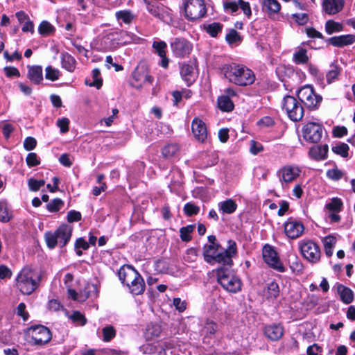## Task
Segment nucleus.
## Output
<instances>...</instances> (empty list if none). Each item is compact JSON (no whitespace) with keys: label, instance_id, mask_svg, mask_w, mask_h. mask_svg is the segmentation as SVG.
Listing matches in <instances>:
<instances>
[{"label":"nucleus","instance_id":"nucleus-1","mask_svg":"<svg viewBox=\"0 0 355 355\" xmlns=\"http://www.w3.org/2000/svg\"><path fill=\"white\" fill-rule=\"evenodd\" d=\"M227 245V248L223 250H220V244L205 245L203 251L205 261L210 264L218 263L224 266H232V258L237 254V245L233 240H229Z\"/></svg>","mask_w":355,"mask_h":355},{"label":"nucleus","instance_id":"nucleus-2","mask_svg":"<svg viewBox=\"0 0 355 355\" xmlns=\"http://www.w3.org/2000/svg\"><path fill=\"white\" fill-rule=\"evenodd\" d=\"M220 72L231 83L245 87L254 83V72L243 64L236 63L225 64L220 67Z\"/></svg>","mask_w":355,"mask_h":355},{"label":"nucleus","instance_id":"nucleus-3","mask_svg":"<svg viewBox=\"0 0 355 355\" xmlns=\"http://www.w3.org/2000/svg\"><path fill=\"white\" fill-rule=\"evenodd\" d=\"M16 286L23 294L31 295L39 286L41 275L28 266L24 267L18 273Z\"/></svg>","mask_w":355,"mask_h":355},{"label":"nucleus","instance_id":"nucleus-4","mask_svg":"<svg viewBox=\"0 0 355 355\" xmlns=\"http://www.w3.org/2000/svg\"><path fill=\"white\" fill-rule=\"evenodd\" d=\"M118 275L121 282L127 286L133 295L142 294L145 291V282L141 275L130 266L121 267Z\"/></svg>","mask_w":355,"mask_h":355},{"label":"nucleus","instance_id":"nucleus-5","mask_svg":"<svg viewBox=\"0 0 355 355\" xmlns=\"http://www.w3.org/2000/svg\"><path fill=\"white\" fill-rule=\"evenodd\" d=\"M218 284L227 291L237 293L241 289V281L232 270L219 268L216 270Z\"/></svg>","mask_w":355,"mask_h":355},{"label":"nucleus","instance_id":"nucleus-6","mask_svg":"<svg viewBox=\"0 0 355 355\" xmlns=\"http://www.w3.org/2000/svg\"><path fill=\"white\" fill-rule=\"evenodd\" d=\"M185 17L191 21L198 20L205 16L207 6L205 0H185L184 3Z\"/></svg>","mask_w":355,"mask_h":355},{"label":"nucleus","instance_id":"nucleus-7","mask_svg":"<svg viewBox=\"0 0 355 355\" xmlns=\"http://www.w3.org/2000/svg\"><path fill=\"white\" fill-rule=\"evenodd\" d=\"M282 107L291 120L299 121L302 119L304 109L301 103L295 97L289 95L286 96L282 100Z\"/></svg>","mask_w":355,"mask_h":355},{"label":"nucleus","instance_id":"nucleus-8","mask_svg":"<svg viewBox=\"0 0 355 355\" xmlns=\"http://www.w3.org/2000/svg\"><path fill=\"white\" fill-rule=\"evenodd\" d=\"M27 333L31 338V342L34 345L42 346L49 343L52 334L49 328L44 325H35L27 329Z\"/></svg>","mask_w":355,"mask_h":355},{"label":"nucleus","instance_id":"nucleus-9","mask_svg":"<svg viewBox=\"0 0 355 355\" xmlns=\"http://www.w3.org/2000/svg\"><path fill=\"white\" fill-rule=\"evenodd\" d=\"M297 97L305 106L311 110L316 109L322 100V96L315 94L311 85H306L299 89Z\"/></svg>","mask_w":355,"mask_h":355},{"label":"nucleus","instance_id":"nucleus-10","mask_svg":"<svg viewBox=\"0 0 355 355\" xmlns=\"http://www.w3.org/2000/svg\"><path fill=\"white\" fill-rule=\"evenodd\" d=\"M146 3L148 11L154 17L158 18L166 24L173 21L171 10L161 3L155 0H144Z\"/></svg>","mask_w":355,"mask_h":355},{"label":"nucleus","instance_id":"nucleus-11","mask_svg":"<svg viewBox=\"0 0 355 355\" xmlns=\"http://www.w3.org/2000/svg\"><path fill=\"white\" fill-rule=\"evenodd\" d=\"M132 77L134 82L131 84L136 89H140L146 84L151 85L154 80L145 63L138 64L132 72Z\"/></svg>","mask_w":355,"mask_h":355},{"label":"nucleus","instance_id":"nucleus-12","mask_svg":"<svg viewBox=\"0 0 355 355\" xmlns=\"http://www.w3.org/2000/svg\"><path fill=\"white\" fill-rule=\"evenodd\" d=\"M302 256L311 263H317L320 259V250L318 245L311 240H302L299 243Z\"/></svg>","mask_w":355,"mask_h":355},{"label":"nucleus","instance_id":"nucleus-13","mask_svg":"<svg viewBox=\"0 0 355 355\" xmlns=\"http://www.w3.org/2000/svg\"><path fill=\"white\" fill-rule=\"evenodd\" d=\"M300 173L301 170L297 166L286 165L277 171V175L282 187L286 188L300 176Z\"/></svg>","mask_w":355,"mask_h":355},{"label":"nucleus","instance_id":"nucleus-14","mask_svg":"<svg viewBox=\"0 0 355 355\" xmlns=\"http://www.w3.org/2000/svg\"><path fill=\"white\" fill-rule=\"evenodd\" d=\"M263 258L264 261L273 269L279 272H284L285 268L281 262L277 252L272 247L266 245L263 248Z\"/></svg>","mask_w":355,"mask_h":355},{"label":"nucleus","instance_id":"nucleus-15","mask_svg":"<svg viewBox=\"0 0 355 355\" xmlns=\"http://www.w3.org/2000/svg\"><path fill=\"white\" fill-rule=\"evenodd\" d=\"M304 139L310 143H318L322 136V127L318 123L310 122L306 124L302 130Z\"/></svg>","mask_w":355,"mask_h":355},{"label":"nucleus","instance_id":"nucleus-16","mask_svg":"<svg viewBox=\"0 0 355 355\" xmlns=\"http://www.w3.org/2000/svg\"><path fill=\"white\" fill-rule=\"evenodd\" d=\"M171 48L175 57L182 58L190 54L193 46L187 40L177 37L171 42Z\"/></svg>","mask_w":355,"mask_h":355},{"label":"nucleus","instance_id":"nucleus-17","mask_svg":"<svg viewBox=\"0 0 355 355\" xmlns=\"http://www.w3.org/2000/svg\"><path fill=\"white\" fill-rule=\"evenodd\" d=\"M304 225L302 222L293 218H290L284 223V232L288 238L296 239L300 237L304 232Z\"/></svg>","mask_w":355,"mask_h":355},{"label":"nucleus","instance_id":"nucleus-18","mask_svg":"<svg viewBox=\"0 0 355 355\" xmlns=\"http://www.w3.org/2000/svg\"><path fill=\"white\" fill-rule=\"evenodd\" d=\"M191 131L195 139L199 142H204L207 138L206 124L199 118H195L191 123Z\"/></svg>","mask_w":355,"mask_h":355},{"label":"nucleus","instance_id":"nucleus-19","mask_svg":"<svg viewBox=\"0 0 355 355\" xmlns=\"http://www.w3.org/2000/svg\"><path fill=\"white\" fill-rule=\"evenodd\" d=\"M109 36H111L113 40L117 41L116 44H112L111 48L113 49H117L121 44H128L136 40V36L134 34L124 31L110 33Z\"/></svg>","mask_w":355,"mask_h":355},{"label":"nucleus","instance_id":"nucleus-20","mask_svg":"<svg viewBox=\"0 0 355 355\" xmlns=\"http://www.w3.org/2000/svg\"><path fill=\"white\" fill-rule=\"evenodd\" d=\"M72 230L73 228L71 225L62 224L55 232L58 241V245L61 248L64 247L70 240Z\"/></svg>","mask_w":355,"mask_h":355},{"label":"nucleus","instance_id":"nucleus-21","mask_svg":"<svg viewBox=\"0 0 355 355\" xmlns=\"http://www.w3.org/2000/svg\"><path fill=\"white\" fill-rule=\"evenodd\" d=\"M261 6L263 12L270 18L274 17L281 10V5L277 0H263Z\"/></svg>","mask_w":355,"mask_h":355},{"label":"nucleus","instance_id":"nucleus-22","mask_svg":"<svg viewBox=\"0 0 355 355\" xmlns=\"http://www.w3.org/2000/svg\"><path fill=\"white\" fill-rule=\"evenodd\" d=\"M355 42V36L352 34L335 36L328 40L329 44L336 47H343L352 44Z\"/></svg>","mask_w":355,"mask_h":355},{"label":"nucleus","instance_id":"nucleus-23","mask_svg":"<svg viewBox=\"0 0 355 355\" xmlns=\"http://www.w3.org/2000/svg\"><path fill=\"white\" fill-rule=\"evenodd\" d=\"M343 5V0H324L322 2L323 10L329 15H335L340 12Z\"/></svg>","mask_w":355,"mask_h":355},{"label":"nucleus","instance_id":"nucleus-24","mask_svg":"<svg viewBox=\"0 0 355 355\" xmlns=\"http://www.w3.org/2000/svg\"><path fill=\"white\" fill-rule=\"evenodd\" d=\"M27 78L34 84H40L43 81L42 67L40 65L28 66Z\"/></svg>","mask_w":355,"mask_h":355},{"label":"nucleus","instance_id":"nucleus-25","mask_svg":"<svg viewBox=\"0 0 355 355\" xmlns=\"http://www.w3.org/2000/svg\"><path fill=\"white\" fill-rule=\"evenodd\" d=\"M284 334L283 328L280 325H268L264 329L265 336L271 340L276 341L280 339Z\"/></svg>","mask_w":355,"mask_h":355},{"label":"nucleus","instance_id":"nucleus-26","mask_svg":"<svg viewBox=\"0 0 355 355\" xmlns=\"http://www.w3.org/2000/svg\"><path fill=\"white\" fill-rule=\"evenodd\" d=\"M329 147L327 144L314 146L309 150V155L315 160H322L327 158Z\"/></svg>","mask_w":355,"mask_h":355},{"label":"nucleus","instance_id":"nucleus-27","mask_svg":"<svg viewBox=\"0 0 355 355\" xmlns=\"http://www.w3.org/2000/svg\"><path fill=\"white\" fill-rule=\"evenodd\" d=\"M195 66L193 64H183L181 67L180 73L183 79L191 85L194 81Z\"/></svg>","mask_w":355,"mask_h":355},{"label":"nucleus","instance_id":"nucleus-28","mask_svg":"<svg viewBox=\"0 0 355 355\" xmlns=\"http://www.w3.org/2000/svg\"><path fill=\"white\" fill-rule=\"evenodd\" d=\"M337 293L340 300L345 304H350L354 300L353 291L342 284L337 286Z\"/></svg>","mask_w":355,"mask_h":355},{"label":"nucleus","instance_id":"nucleus-29","mask_svg":"<svg viewBox=\"0 0 355 355\" xmlns=\"http://www.w3.org/2000/svg\"><path fill=\"white\" fill-rule=\"evenodd\" d=\"M219 211L223 214H231L234 213L236 208L237 205L235 201L231 198L227 199L218 203Z\"/></svg>","mask_w":355,"mask_h":355},{"label":"nucleus","instance_id":"nucleus-30","mask_svg":"<svg viewBox=\"0 0 355 355\" xmlns=\"http://www.w3.org/2000/svg\"><path fill=\"white\" fill-rule=\"evenodd\" d=\"M61 62L62 66L64 69L69 72L74 71L76 61L70 54L68 53H62L61 54Z\"/></svg>","mask_w":355,"mask_h":355},{"label":"nucleus","instance_id":"nucleus-31","mask_svg":"<svg viewBox=\"0 0 355 355\" xmlns=\"http://www.w3.org/2000/svg\"><path fill=\"white\" fill-rule=\"evenodd\" d=\"M341 72V68L336 63L333 62L330 65V69L327 72L326 79L328 84L338 80Z\"/></svg>","mask_w":355,"mask_h":355},{"label":"nucleus","instance_id":"nucleus-32","mask_svg":"<svg viewBox=\"0 0 355 355\" xmlns=\"http://www.w3.org/2000/svg\"><path fill=\"white\" fill-rule=\"evenodd\" d=\"M293 62L297 64H306L309 61L307 51L305 49L300 48L293 53Z\"/></svg>","mask_w":355,"mask_h":355},{"label":"nucleus","instance_id":"nucleus-33","mask_svg":"<svg viewBox=\"0 0 355 355\" xmlns=\"http://www.w3.org/2000/svg\"><path fill=\"white\" fill-rule=\"evenodd\" d=\"M203 28L210 36L214 37L222 31L223 25L218 22H213L204 24Z\"/></svg>","mask_w":355,"mask_h":355},{"label":"nucleus","instance_id":"nucleus-34","mask_svg":"<svg viewBox=\"0 0 355 355\" xmlns=\"http://www.w3.org/2000/svg\"><path fill=\"white\" fill-rule=\"evenodd\" d=\"M100 70L97 68L93 69L92 71V78L93 80L91 82L89 80H85V84L90 87H95L97 89L101 88L102 86V78L100 77Z\"/></svg>","mask_w":355,"mask_h":355},{"label":"nucleus","instance_id":"nucleus-35","mask_svg":"<svg viewBox=\"0 0 355 355\" xmlns=\"http://www.w3.org/2000/svg\"><path fill=\"white\" fill-rule=\"evenodd\" d=\"M218 107L225 112L232 111L234 108V104L228 96H220L218 99Z\"/></svg>","mask_w":355,"mask_h":355},{"label":"nucleus","instance_id":"nucleus-36","mask_svg":"<svg viewBox=\"0 0 355 355\" xmlns=\"http://www.w3.org/2000/svg\"><path fill=\"white\" fill-rule=\"evenodd\" d=\"M343 202L338 198H333L331 202H328L325 205V208L329 212H339L343 208Z\"/></svg>","mask_w":355,"mask_h":355},{"label":"nucleus","instance_id":"nucleus-37","mask_svg":"<svg viewBox=\"0 0 355 355\" xmlns=\"http://www.w3.org/2000/svg\"><path fill=\"white\" fill-rule=\"evenodd\" d=\"M116 18L118 20H121L125 24H130L134 18V15L130 10H119L115 14Z\"/></svg>","mask_w":355,"mask_h":355},{"label":"nucleus","instance_id":"nucleus-38","mask_svg":"<svg viewBox=\"0 0 355 355\" xmlns=\"http://www.w3.org/2000/svg\"><path fill=\"white\" fill-rule=\"evenodd\" d=\"M349 146L345 143H338L332 147V151L343 157H348Z\"/></svg>","mask_w":355,"mask_h":355},{"label":"nucleus","instance_id":"nucleus-39","mask_svg":"<svg viewBox=\"0 0 355 355\" xmlns=\"http://www.w3.org/2000/svg\"><path fill=\"white\" fill-rule=\"evenodd\" d=\"M343 28V26L341 24L336 22L333 20H329L325 24V30L329 35L336 32L342 31Z\"/></svg>","mask_w":355,"mask_h":355},{"label":"nucleus","instance_id":"nucleus-40","mask_svg":"<svg viewBox=\"0 0 355 355\" xmlns=\"http://www.w3.org/2000/svg\"><path fill=\"white\" fill-rule=\"evenodd\" d=\"M178 150L179 147L177 144H170L162 148V153L165 158H170L174 156Z\"/></svg>","mask_w":355,"mask_h":355},{"label":"nucleus","instance_id":"nucleus-41","mask_svg":"<svg viewBox=\"0 0 355 355\" xmlns=\"http://www.w3.org/2000/svg\"><path fill=\"white\" fill-rule=\"evenodd\" d=\"M103 341L109 342L116 336V330L111 326H107L102 329Z\"/></svg>","mask_w":355,"mask_h":355},{"label":"nucleus","instance_id":"nucleus-42","mask_svg":"<svg viewBox=\"0 0 355 355\" xmlns=\"http://www.w3.org/2000/svg\"><path fill=\"white\" fill-rule=\"evenodd\" d=\"M223 8L226 12L234 13L236 12L239 8V1H229L226 0L223 1Z\"/></svg>","mask_w":355,"mask_h":355},{"label":"nucleus","instance_id":"nucleus-43","mask_svg":"<svg viewBox=\"0 0 355 355\" xmlns=\"http://www.w3.org/2000/svg\"><path fill=\"white\" fill-rule=\"evenodd\" d=\"M45 78L47 80L55 81L60 77L59 70L52 67L51 66H48L45 69Z\"/></svg>","mask_w":355,"mask_h":355},{"label":"nucleus","instance_id":"nucleus-44","mask_svg":"<svg viewBox=\"0 0 355 355\" xmlns=\"http://www.w3.org/2000/svg\"><path fill=\"white\" fill-rule=\"evenodd\" d=\"M38 31L42 35H48L54 31V27L47 21H43L39 26Z\"/></svg>","mask_w":355,"mask_h":355},{"label":"nucleus","instance_id":"nucleus-45","mask_svg":"<svg viewBox=\"0 0 355 355\" xmlns=\"http://www.w3.org/2000/svg\"><path fill=\"white\" fill-rule=\"evenodd\" d=\"M194 229L193 225H187L180 229V238L183 241L188 242L191 240V234Z\"/></svg>","mask_w":355,"mask_h":355},{"label":"nucleus","instance_id":"nucleus-46","mask_svg":"<svg viewBox=\"0 0 355 355\" xmlns=\"http://www.w3.org/2000/svg\"><path fill=\"white\" fill-rule=\"evenodd\" d=\"M64 205V202L60 198H55L46 205V208L50 212L58 211Z\"/></svg>","mask_w":355,"mask_h":355},{"label":"nucleus","instance_id":"nucleus-47","mask_svg":"<svg viewBox=\"0 0 355 355\" xmlns=\"http://www.w3.org/2000/svg\"><path fill=\"white\" fill-rule=\"evenodd\" d=\"M44 238L46 245L50 249L54 248L55 245L58 244V241L55 232H46L44 234Z\"/></svg>","mask_w":355,"mask_h":355},{"label":"nucleus","instance_id":"nucleus-48","mask_svg":"<svg viewBox=\"0 0 355 355\" xmlns=\"http://www.w3.org/2000/svg\"><path fill=\"white\" fill-rule=\"evenodd\" d=\"M166 43L164 41H155L153 43V48L159 57L166 55Z\"/></svg>","mask_w":355,"mask_h":355},{"label":"nucleus","instance_id":"nucleus-49","mask_svg":"<svg viewBox=\"0 0 355 355\" xmlns=\"http://www.w3.org/2000/svg\"><path fill=\"white\" fill-rule=\"evenodd\" d=\"M67 293H68L69 297L74 301L84 302L88 297L87 294H83L82 293H77L75 290L71 289V288H68Z\"/></svg>","mask_w":355,"mask_h":355},{"label":"nucleus","instance_id":"nucleus-50","mask_svg":"<svg viewBox=\"0 0 355 355\" xmlns=\"http://www.w3.org/2000/svg\"><path fill=\"white\" fill-rule=\"evenodd\" d=\"M68 317L71 319L73 322L82 326L84 325L87 321L84 315L81 314L80 312H73L72 314L69 315Z\"/></svg>","mask_w":355,"mask_h":355},{"label":"nucleus","instance_id":"nucleus-51","mask_svg":"<svg viewBox=\"0 0 355 355\" xmlns=\"http://www.w3.org/2000/svg\"><path fill=\"white\" fill-rule=\"evenodd\" d=\"M184 211L187 216H191L199 213L200 207L195 205L194 204L188 202L184 205Z\"/></svg>","mask_w":355,"mask_h":355},{"label":"nucleus","instance_id":"nucleus-52","mask_svg":"<svg viewBox=\"0 0 355 355\" xmlns=\"http://www.w3.org/2000/svg\"><path fill=\"white\" fill-rule=\"evenodd\" d=\"M44 184L45 182L44 180H37L33 178L29 179L28 182L29 189L33 191H38Z\"/></svg>","mask_w":355,"mask_h":355},{"label":"nucleus","instance_id":"nucleus-53","mask_svg":"<svg viewBox=\"0 0 355 355\" xmlns=\"http://www.w3.org/2000/svg\"><path fill=\"white\" fill-rule=\"evenodd\" d=\"M267 292L270 297H277L279 295V286L276 282H270L268 285Z\"/></svg>","mask_w":355,"mask_h":355},{"label":"nucleus","instance_id":"nucleus-54","mask_svg":"<svg viewBox=\"0 0 355 355\" xmlns=\"http://www.w3.org/2000/svg\"><path fill=\"white\" fill-rule=\"evenodd\" d=\"M327 176L333 180L337 181L341 179L343 176V173L338 168H333L328 170L327 172Z\"/></svg>","mask_w":355,"mask_h":355},{"label":"nucleus","instance_id":"nucleus-55","mask_svg":"<svg viewBox=\"0 0 355 355\" xmlns=\"http://www.w3.org/2000/svg\"><path fill=\"white\" fill-rule=\"evenodd\" d=\"M292 19L299 25H304L309 21V16L306 13L293 14Z\"/></svg>","mask_w":355,"mask_h":355},{"label":"nucleus","instance_id":"nucleus-56","mask_svg":"<svg viewBox=\"0 0 355 355\" xmlns=\"http://www.w3.org/2000/svg\"><path fill=\"white\" fill-rule=\"evenodd\" d=\"M10 218L8 209L6 205L0 202V220L2 222H8Z\"/></svg>","mask_w":355,"mask_h":355},{"label":"nucleus","instance_id":"nucleus-57","mask_svg":"<svg viewBox=\"0 0 355 355\" xmlns=\"http://www.w3.org/2000/svg\"><path fill=\"white\" fill-rule=\"evenodd\" d=\"M173 304L178 311H184L188 308L187 302L179 297L173 299Z\"/></svg>","mask_w":355,"mask_h":355},{"label":"nucleus","instance_id":"nucleus-58","mask_svg":"<svg viewBox=\"0 0 355 355\" xmlns=\"http://www.w3.org/2000/svg\"><path fill=\"white\" fill-rule=\"evenodd\" d=\"M198 254L197 250L194 248H190L187 250L186 254L184 257L185 261L189 263L195 262L197 259Z\"/></svg>","mask_w":355,"mask_h":355},{"label":"nucleus","instance_id":"nucleus-59","mask_svg":"<svg viewBox=\"0 0 355 355\" xmlns=\"http://www.w3.org/2000/svg\"><path fill=\"white\" fill-rule=\"evenodd\" d=\"M26 163L28 166L32 167L40 164V160L35 153H30L26 157Z\"/></svg>","mask_w":355,"mask_h":355},{"label":"nucleus","instance_id":"nucleus-60","mask_svg":"<svg viewBox=\"0 0 355 355\" xmlns=\"http://www.w3.org/2000/svg\"><path fill=\"white\" fill-rule=\"evenodd\" d=\"M69 120L67 118L63 117L57 121V125L60 128L62 133H65L69 130Z\"/></svg>","mask_w":355,"mask_h":355},{"label":"nucleus","instance_id":"nucleus-61","mask_svg":"<svg viewBox=\"0 0 355 355\" xmlns=\"http://www.w3.org/2000/svg\"><path fill=\"white\" fill-rule=\"evenodd\" d=\"M226 40L230 44L236 42L240 40V35L236 31L232 29L230 33L226 35Z\"/></svg>","mask_w":355,"mask_h":355},{"label":"nucleus","instance_id":"nucleus-62","mask_svg":"<svg viewBox=\"0 0 355 355\" xmlns=\"http://www.w3.org/2000/svg\"><path fill=\"white\" fill-rule=\"evenodd\" d=\"M67 218L69 223L77 222L81 220V214L79 211L71 210L68 212Z\"/></svg>","mask_w":355,"mask_h":355},{"label":"nucleus","instance_id":"nucleus-63","mask_svg":"<svg viewBox=\"0 0 355 355\" xmlns=\"http://www.w3.org/2000/svg\"><path fill=\"white\" fill-rule=\"evenodd\" d=\"M239 4L243 13L248 17H250L252 15V11L249 3L244 1L243 0H239Z\"/></svg>","mask_w":355,"mask_h":355},{"label":"nucleus","instance_id":"nucleus-64","mask_svg":"<svg viewBox=\"0 0 355 355\" xmlns=\"http://www.w3.org/2000/svg\"><path fill=\"white\" fill-rule=\"evenodd\" d=\"M307 355H322V348L317 344L311 345L307 349Z\"/></svg>","mask_w":355,"mask_h":355}]
</instances>
